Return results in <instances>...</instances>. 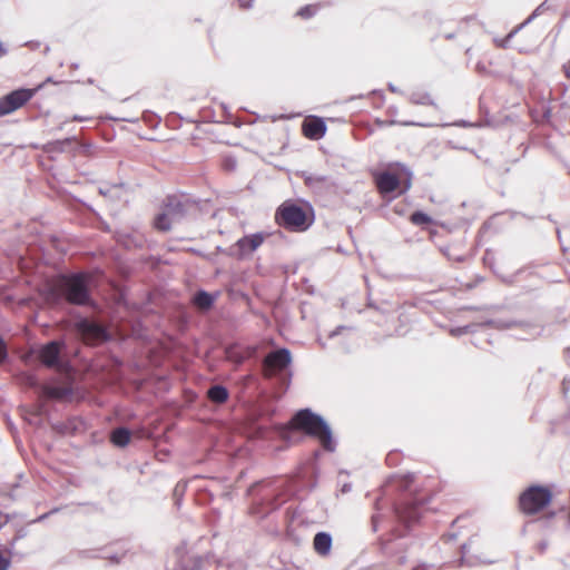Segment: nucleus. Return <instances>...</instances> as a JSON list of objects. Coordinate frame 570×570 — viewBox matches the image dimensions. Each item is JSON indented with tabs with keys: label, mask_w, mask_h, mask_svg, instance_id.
Instances as JSON below:
<instances>
[{
	"label": "nucleus",
	"mask_w": 570,
	"mask_h": 570,
	"mask_svg": "<svg viewBox=\"0 0 570 570\" xmlns=\"http://www.w3.org/2000/svg\"><path fill=\"white\" fill-rule=\"evenodd\" d=\"M276 223L291 232H304L313 223V219L299 206L293 203H284L275 214Z\"/></svg>",
	"instance_id": "2"
},
{
	"label": "nucleus",
	"mask_w": 570,
	"mask_h": 570,
	"mask_svg": "<svg viewBox=\"0 0 570 570\" xmlns=\"http://www.w3.org/2000/svg\"><path fill=\"white\" fill-rule=\"evenodd\" d=\"M9 522V515L0 511V529Z\"/></svg>",
	"instance_id": "28"
},
{
	"label": "nucleus",
	"mask_w": 570,
	"mask_h": 570,
	"mask_svg": "<svg viewBox=\"0 0 570 570\" xmlns=\"http://www.w3.org/2000/svg\"><path fill=\"white\" fill-rule=\"evenodd\" d=\"M522 26H523V24H521V26H519V27L514 28V29H513L512 31H510V32L508 33V36H507L504 39H502V40L494 39L495 45H497L498 47H500V48H505V47L508 46L509 41H510V40L515 36V33L520 30V28H522Z\"/></svg>",
	"instance_id": "23"
},
{
	"label": "nucleus",
	"mask_w": 570,
	"mask_h": 570,
	"mask_svg": "<svg viewBox=\"0 0 570 570\" xmlns=\"http://www.w3.org/2000/svg\"><path fill=\"white\" fill-rule=\"evenodd\" d=\"M185 205L176 197H169L164 212L155 218V227L167 232L174 223H177L185 215Z\"/></svg>",
	"instance_id": "5"
},
{
	"label": "nucleus",
	"mask_w": 570,
	"mask_h": 570,
	"mask_svg": "<svg viewBox=\"0 0 570 570\" xmlns=\"http://www.w3.org/2000/svg\"><path fill=\"white\" fill-rule=\"evenodd\" d=\"M75 328L77 334L88 344H96L106 341L108 337L105 327L87 318L77 321Z\"/></svg>",
	"instance_id": "7"
},
{
	"label": "nucleus",
	"mask_w": 570,
	"mask_h": 570,
	"mask_svg": "<svg viewBox=\"0 0 570 570\" xmlns=\"http://www.w3.org/2000/svg\"><path fill=\"white\" fill-rule=\"evenodd\" d=\"M551 501L549 489L540 485L530 487L519 500L520 509L527 514H534L546 508Z\"/></svg>",
	"instance_id": "4"
},
{
	"label": "nucleus",
	"mask_w": 570,
	"mask_h": 570,
	"mask_svg": "<svg viewBox=\"0 0 570 570\" xmlns=\"http://www.w3.org/2000/svg\"><path fill=\"white\" fill-rule=\"evenodd\" d=\"M61 291L66 299L75 305H86L90 302L88 277L85 274H75L65 277Z\"/></svg>",
	"instance_id": "3"
},
{
	"label": "nucleus",
	"mask_w": 570,
	"mask_h": 570,
	"mask_svg": "<svg viewBox=\"0 0 570 570\" xmlns=\"http://www.w3.org/2000/svg\"><path fill=\"white\" fill-rule=\"evenodd\" d=\"M468 332V327H460V328H456V330H452L451 333L453 335H456V334H462V333H466Z\"/></svg>",
	"instance_id": "31"
},
{
	"label": "nucleus",
	"mask_w": 570,
	"mask_h": 570,
	"mask_svg": "<svg viewBox=\"0 0 570 570\" xmlns=\"http://www.w3.org/2000/svg\"><path fill=\"white\" fill-rule=\"evenodd\" d=\"M305 184L313 188V189H320L328 184V179L325 176L318 175V174H308L304 176Z\"/></svg>",
	"instance_id": "19"
},
{
	"label": "nucleus",
	"mask_w": 570,
	"mask_h": 570,
	"mask_svg": "<svg viewBox=\"0 0 570 570\" xmlns=\"http://www.w3.org/2000/svg\"><path fill=\"white\" fill-rule=\"evenodd\" d=\"M190 566L184 564L181 570H200L203 560L200 557H193L190 558Z\"/></svg>",
	"instance_id": "25"
},
{
	"label": "nucleus",
	"mask_w": 570,
	"mask_h": 570,
	"mask_svg": "<svg viewBox=\"0 0 570 570\" xmlns=\"http://www.w3.org/2000/svg\"><path fill=\"white\" fill-rule=\"evenodd\" d=\"M7 53V50L3 48L2 43L0 42V57L4 56Z\"/></svg>",
	"instance_id": "35"
},
{
	"label": "nucleus",
	"mask_w": 570,
	"mask_h": 570,
	"mask_svg": "<svg viewBox=\"0 0 570 570\" xmlns=\"http://www.w3.org/2000/svg\"><path fill=\"white\" fill-rule=\"evenodd\" d=\"M63 342L52 341L43 345L39 351L40 361L49 367H57L60 364L59 355L63 347Z\"/></svg>",
	"instance_id": "9"
},
{
	"label": "nucleus",
	"mask_w": 570,
	"mask_h": 570,
	"mask_svg": "<svg viewBox=\"0 0 570 570\" xmlns=\"http://www.w3.org/2000/svg\"><path fill=\"white\" fill-rule=\"evenodd\" d=\"M533 16H534V13H533L532 16H530V17L527 19V21H524V23H523V24H525V23H528L530 20H532V17H533Z\"/></svg>",
	"instance_id": "38"
},
{
	"label": "nucleus",
	"mask_w": 570,
	"mask_h": 570,
	"mask_svg": "<svg viewBox=\"0 0 570 570\" xmlns=\"http://www.w3.org/2000/svg\"><path fill=\"white\" fill-rule=\"evenodd\" d=\"M10 567V559L0 554V570H8Z\"/></svg>",
	"instance_id": "26"
},
{
	"label": "nucleus",
	"mask_w": 570,
	"mask_h": 570,
	"mask_svg": "<svg viewBox=\"0 0 570 570\" xmlns=\"http://www.w3.org/2000/svg\"><path fill=\"white\" fill-rule=\"evenodd\" d=\"M379 519H380V515H379V514H374V515L372 517V527H373V530H374V531H376V530H377Z\"/></svg>",
	"instance_id": "30"
},
{
	"label": "nucleus",
	"mask_w": 570,
	"mask_h": 570,
	"mask_svg": "<svg viewBox=\"0 0 570 570\" xmlns=\"http://www.w3.org/2000/svg\"><path fill=\"white\" fill-rule=\"evenodd\" d=\"M422 507L417 502H406L395 508V513L400 521L406 527L416 522L421 517Z\"/></svg>",
	"instance_id": "11"
},
{
	"label": "nucleus",
	"mask_w": 570,
	"mask_h": 570,
	"mask_svg": "<svg viewBox=\"0 0 570 570\" xmlns=\"http://www.w3.org/2000/svg\"><path fill=\"white\" fill-rule=\"evenodd\" d=\"M316 11H317V6L309 4V6H305V7L301 8L297 11V16H299L302 18H311L316 13Z\"/></svg>",
	"instance_id": "24"
},
{
	"label": "nucleus",
	"mask_w": 570,
	"mask_h": 570,
	"mask_svg": "<svg viewBox=\"0 0 570 570\" xmlns=\"http://www.w3.org/2000/svg\"><path fill=\"white\" fill-rule=\"evenodd\" d=\"M292 362L291 352L287 348H281L271 352L264 361L266 375H273L284 371Z\"/></svg>",
	"instance_id": "8"
},
{
	"label": "nucleus",
	"mask_w": 570,
	"mask_h": 570,
	"mask_svg": "<svg viewBox=\"0 0 570 570\" xmlns=\"http://www.w3.org/2000/svg\"><path fill=\"white\" fill-rule=\"evenodd\" d=\"M208 397L212 402L222 404L228 399V391L222 385H214L208 390Z\"/></svg>",
	"instance_id": "17"
},
{
	"label": "nucleus",
	"mask_w": 570,
	"mask_h": 570,
	"mask_svg": "<svg viewBox=\"0 0 570 570\" xmlns=\"http://www.w3.org/2000/svg\"><path fill=\"white\" fill-rule=\"evenodd\" d=\"M41 393L45 397L63 401L72 395V387L70 383L50 382L42 385Z\"/></svg>",
	"instance_id": "10"
},
{
	"label": "nucleus",
	"mask_w": 570,
	"mask_h": 570,
	"mask_svg": "<svg viewBox=\"0 0 570 570\" xmlns=\"http://www.w3.org/2000/svg\"><path fill=\"white\" fill-rule=\"evenodd\" d=\"M262 233L247 235L237 240L236 246L240 256H248L254 253L264 242Z\"/></svg>",
	"instance_id": "13"
},
{
	"label": "nucleus",
	"mask_w": 570,
	"mask_h": 570,
	"mask_svg": "<svg viewBox=\"0 0 570 570\" xmlns=\"http://www.w3.org/2000/svg\"><path fill=\"white\" fill-rule=\"evenodd\" d=\"M7 357V350H6V345L4 343L2 342V340L0 338V363Z\"/></svg>",
	"instance_id": "27"
},
{
	"label": "nucleus",
	"mask_w": 570,
	"mask_h": 570,
	"mask_svg": "<svg viewBox=\"0 0 570 570\" xmlns=\"http://www.w3.org/2000/svg\"><path fill=\"white\" fill-rule=\"evenodd\" d=\"M411 222L414 225H425L432 222L431 217L423 212H414L411 215Z\"/></svg>",
	"instance_id": "22"
},
{
	"label": "nucleus",
	"mask_w": 570,
	"mask_h": 570,
	"mask_svg": "<svg viewBox=\"0 0 570 570\" xmlns=\"http://www.w3.org/2000/svg\"><path fill=\"white\" fill-rule=\"evenodd\" d=\"M562 71L566 78L570 80V60L562 66Z\"/></svg>",
	"instance_id": "29"
},
{
	"label": "nucleus",
	"mask_w": 570,
	"mask_h": 570,
	"mask_svg": "<svg viewBox=\"0 0 570 570\" xmlns=\"http://www.w3.org/2000/svg\"><path fill=\"white\" fill-rule=\"evenodd\" d=\"M75 138H66L63 140H55L47 142L43 147L46 153H62L66 146L70 145Z\"/></svg>",
	"instance_id": "20"
},
{
	"label": "nucleus",
	"mask_w": 570,
	"mask_h": 570,
	"mask_svg": "<svg viewBox=\"0 0 570 570\" xmlns=\"http://www.w3.org/2000/svg\"><path fill=\"white\" fill-rule=\"evenodd\" d=\"M88 119H89L88 117H82V116H77V115L72 117L73 121H86Z\"/></svg>",
	"instance_id": "32"
},
{
	"label": "nucleus",
	"mask_w": 570,
	"mask_h": 570,
	"mask_svg": "<svg viewBox=\"0 0 570 570\" xmlns=\"http://www.w3.org/2000/svg\"><path fill=\"white\" fill-rule=\"evenodd\" d=\"M410 101L414 105H430L436 107L431 96L426 92H413L410 96Z\"/></svg>",
	"instance_id": "21"
},
{
	"label": "nucleus",
	"mask_w": 570,
	"mask_h": 570,
	"mask_svg": "<svg viewBox=\"0 0 570 570\" xmlns=\"http://www.w3.org/2000/svg\"><path fill=\"white\" fill-rule=\"evenodd\" d=\"M40 88L18 89L0 99V117L9 115L27 104Z\"/></svg>",
	"instance_id": "6"
},
{
	"label": "nucleus",
	"mask_w": 570,
	"mask_h": 570,
	"mask_svg": "<svg viewBox=\"0 0 570 570\" xmlns=\"http://www.w3.org/2000/svg\"><path fill=\"white\" fill-rule=\"evenodd\" d=\"M240 1H242V6H243L244 8H248V7H250V2H252V0H248V1H243V0H240Z\"/></svg>",
	"instance_id": "34"
},
{
	"label": "nucleus",
	"mask_w": 570,
	"mask_h": 570,
	"mask_svg": "<svg viewBox=\"0 0 570 570\" xmlns=\"http://www.w3.org/2000/svg\"><path fill=\"white\" fill-rule=\"evenodd\" d=\"M546 548H547V543L546 542L540 543L541 551H543Z\"/></svg>",
	"instance_id": "36"
},
{
	"label": "nucleus",
	"mask_w": 570,
	"mask_h": 570,
	"mask_svg": "<svg viewBox=\"0 0 570 570\" xmlns=\"http://www.w3.org/2000/svg\"><path fill=\"white\" fill-rule=\"evenodd\" d=\"M404 125H416V122L410 121V122H404ZM417 126H424V125L423 124H417Z\"/></svg>",
	"instance_id": "37"
},
{
	"label": "nucleus",
	"mask_w": 570,
	"mask_h": 570,
	"mask_svg": "<svg viewBox=\"0 0 570 570\" xmlns=\"http://www.w3.org/2000/svg\"><path fill=\"white\" fill-rule=\"evenodd\" d=\"M130 441V432L125 428H118L111 433V442L117 446H126Z\"/></svg>",
	"instance_id": "18"
},
{
	"label": "nucleus",
	"mask_w": 570,
	"mask_h": 570,
	"mask_svg": "<svg viewBox=\"0 0 570 570\" xmlns=\"http://www.w3.org/2000/svg\"><path fill=\"white\" fill-rule=\"evenodd\" d=\"M302 131L305 137L318 140L325 135L326 125L321 118L312 117L303 121Z\"/></svg>",
	"instance_id": "12"
},
{
	"label": "nucleus",
	"mask_w": 570,
	"mask_h": 570,
	"mask_svg": "<svg viewBox=\"0 0 570 570\" xmlns=\"http://www.w3.org/2000/svg\"><path fill=\"white\" fill-rule=\"evenodd\" d=\"M375 184L382 195L395 191L400 186V179L395 174L383 171L375 176Z\"/></svg>",
	"instance_id": "14"
},
{
	"label": "nucleus",
	"mask_w": 570,
	"mask_h": 570,
	"mask_svg": "<svg viewBox=\"0 0 570 570\" xmlns=\"http://www.w3.org/2000/svg\"><path fill=\"white\" fill-rule=\"evenodd\" d=\"M351 489H352V485H351V484H344V485L342 487V490H341V491H342L343 493H347V492H350V491H351Z\"/></svg>",
	"instance_id": "33"
},
{
	"label": "nucleus",
	"mask_w": 570,
	"mask_h": 570,
	"mask_svg": "<svg viewBox=\"0 0 570 570\" xmlns=\"http://www.w3.org/2000/svg\"><path fill=\"white\" fill-rule=\"evenodd\" d=\"M215 299L216 295H212L205 291H199L198 293L195 294L193 303L199 309L207 311L213 306Z\"/></svg>",
	"instance_id": "16"
},
{
	"label": "nucleus",
	"mask_w": 570,
	"mask_h": 570,
	"mask_svg": "<svg viewBox=\"0 0 570 570\" xmlns=\"http://www.w3.org/2000/svg\"><path fill=\"white\" fill-rule=\"evenodd\" d=\"M110 559H112L115 562H118V561H119V559L114 558V557H110Z\"/></svg>",
	"instance_id": "39"
},
{
	"label": "nucleus",
	"mask_w": 570,
	"mask_h": 570,
	"mask_svg": "<svg viewBox=\"0 0 570 570\" xmlns=\"http://www.w3.org/2000/svg\"><path fill=\"white\" fill-rule=\"evenodd\" d=\"M291 424L294 429L317 439L326 451L333 452L335 450L336 443L328 424L322 416L313 413L309 409L298 411L293 416Z\"/></svg>",
	"instance_id": "1"
},
{
	"label": "nucleus",
	"mask_w": 570,
	"mask_h": 570,
	"mask_svg": "<svg viewBox=\"0 0 570 570\" xmlns=\"http://www.w3.org/2000/svg\"><path fill=\"white\" fill-rule=\"evenodd\" d=\"M313 548L315 552L321 557H326L331 552L332 537L327 532H318L315 534L313 540Z\"/></svg>",
	"instance_id": "15"
}]
</instances>
